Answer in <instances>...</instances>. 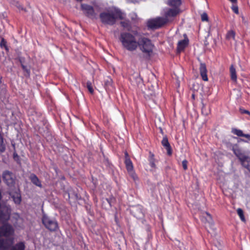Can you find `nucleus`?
Instances as JSON below:
<instances>
[{
    "mask_svg": "<svg viewBox=\"0 0 250 250\" xmlns=\"http://www.w3.org/2000/svg\"><path fill=\"white\" fill-rule=\"evenodd\" d=\"M119 40L123 47L125 50L130 52L137 50L138 38L135 34L127 32H122Z\"/></svg>",
    "mask_w": 250,
    "mask_h": 250,
    "instance_id": "nucleus-1",
    "label": "nucleus"
},
{
    "mask_svg": "<svg viewBox=\"0 0 250 250\" xmlns=\"http://www.w3.org/2000/svg\"><path fill=\"white\" fill-rule=\"evenodd\" d=\"M124 13L116 8H110L107 12L100 14V18L103 23L107 24H113L117 19H123L125 18Z\"/></svg>",
    "mask_w": 250,
    "mask_h": 250,
    "instance_id": "nucleus-2",
    "label": "nucleus"
},
{
    "mask_svg": "<svg viewBox=\"0 0 250 250\" xmlns=\"http://www.w3.org/2000/svg\"><path fill=\"white\" fill-rule=\"evenodd\" d=\"M154 48L151 41L147 38L141 37L138 38L137 49L139 48L143 53L150 56Z\"/></svg>",
    "mask_w": 250,
    "mask_h": 250,
    "instance_id": "nucleus-3",
    "label": "nucleus"
},
{
    "mask_svg": "<svg viewBox=\"0 0 250 250\" xmlns=\"http://www.w3.org/2000/svg\"><path fill=\"white\" fill-rule=\"evenodd\" d=\"M181 13L180 8L165 7L163 8L161 14L163 15L164 20L167 24L172 21L175 17Z\"/></svg>",
    "mask_w": 250,
    "mask_h": 250,
    "instance_id": "nucleus-4",
    "label": "nucleus"
},
{
    "mask_svg": "<svg viewBox=\"0 0 250 250\" xmlns=\"http://www.w3.org/2000/svg\"><path fill=\"white\" fill-rule=\"evenodd\" d=\"M232 150L236 156L238 158L242 165L250 171V154L246 155L241 152L240 149L237 145L232 147Z\"/></svg>",
    "mask_w": 250,
    "mask_h": 250,
    "instance_id": "nucleus-5",
    "label": "nucleus"
},
{
    "mask_svg": "<svg viewBox=\"0 0 250 250\" xmlns=\"http://www.w3.org/2000/svg\"><path fill=\"white\" fill-rule=\"evenodd\" d=\"M42 222L45 228L50 231H55L58 228V225L56 221L45 215L43 216Z\"/></svg>",
    "mask_w": 250,
    "mask_h": 250,
    "instance_id": "nucleus-6",
    "label": "nucleus"
},
{
    "mask_svg": "<svg viewBox=\"0 0 250 250\" xmlns=\"http://www.w3.org/2000/svg\"><path fill=\"white\" fill-rule=\"evenodd\" d=\"M166 24L163 17H161L150 19L148 21L147 23L148 27L151 29H157Z\"/></svg>",
    "mask_w": 250,
    "mask_h": 250,
    "instance_id": "nucleus-7",
    "label": "nucleus"
},
{
    "mask_svg": "<svg viewBox=\"0 0 250 250\" xmlns=\"http://www.w3.org/2000/svg\"><path fill=\"white\" fill-rule=\"evenodd\" d=\"M2 178L5 184L10 188L14 187L16 177L14 174L8 170L3 172Z\"/></svg>",
    "mask_w": 250,
    "mask_h": 250,
    "instance_id": "nucleus-8",
    "label": "nucleus"
},
{
    "mask_svg": "<svg viewBox=\"0 0 250 250\" xmlns=\"http://www.w3.org/2000/svg\"><path fill=\"white\" fill-rule=\"evenodd\" d=\"M125 164L127 170L134 181L138 179V177L133 170V166L132 163L128 157L127 152L125 153Z\"/></svg>",
    "mask_w": 250,
    "mask_h": 250,
    "instance_id": "nucleus-9",
    "label": "nucleus"
},
{
    "mask_svg": "<svg viewBox=\"0 0 250 250\" xmlns=\"http://www.w3.org/2000/svg\"><path fill=\"white\" fill-rule=\"evenodd\" d=\"M81 9L89 17H94L96 14L92 6L86 4H81Z\"/></svg>",
    "mask_w": 250,
    "mask_h": 250,
    "instance_id": "nucleus-10",
    "label": "nucleus"
},
{
    "mask_svg": "<svg viewBox=\"0 0 250 250\" xmlns=\"http://www.w3.org/2000/svg\"><path fill=\"white\" fill-rule=\"evenodd\" d=\"M9 194L16 204L19 205L21 203V199L19 189H16L14 192L11 191Z\"/></svg>",
    "mask_w": 250,
    "mask_h": 250,
    "instance_id": "nucleus-11",
    "label": "nucleus"
},
{
    "mask_svg": "<svg viewBox=\"0 0 250 250\" xmlns=\"http://www.w3.org/2000/svg\"><path fill=\"white\" fill-rule=\"evenodd\" d=\"M200 72L202 79L205 81L208 80L207 76V70L205 63H201L200 66Z\"/></svg>",
    "mask_w": 250,
    "mask_h": 250,
    "instance_id": "nucleus-12",
    "label": "nucleus"
},
{
    "mask_svg": "<svg viewBox=\"0 0 250 250\" xmlns=\"http://www.w3.org/2000/svg\"><path fill=\"white\" fill-rule=\"evenodd\" d=\"M188 39L186 37L183 40L180 41L177 44V50L178 52H181L183 51L185 47L188 45Z\"/></svg>",
    "mask_w": 250,
    "mask_h": 250,
    "instance_id": "nucleus-13",
    "label": "nucleus"
},
{
    "mask_svg": "<svg viewBox=\"0 0 250 250\" xmlns=\"http://www.w3.org/2000/svg\"><path fill=\"white\" fill-rule=\"evenodd\" d=\"M167 4L170 7V8H180L179 7L181 4V0H168Z\"/></svg>",
    "mask_w": 250,
    "mask_h": 250,
    "instance_id": "nucleus-14",
    "label": "nucleus"
},
{
    "mask_svg": "<svg viewBox=\"0 0 250 250\" xmlns=\"http://www.w3.org/2000/svg\"><path fill=\"white\" fill-rule=\"evenodd\" d=\"M201 220L203 222L208 223L209 225H212L213 222L211 216L208 212L204 213L203 216L201 217Z\"/></svg>",
    "mask_w": 250,
    "mask_h": 250,
    "instance_id": "nucleus-15",
    "label": "nucleus"
},
{
    "mask_svg": "<svg viewBox=\"0 0 250 250\" xmlns=\"http://www.w3.org/2000/svg\"><path fill=\"white\" fill-rule=\"evenodd\" d=\"M162 144L167 149V154L168 155H171V150L167 139V138H164L162 141Z\"/></svg>",
    "mask_w": 250,
    "mask_h": 250,
    "instance_id": "nucleus-16",
    "label": "nucleus"
},
{
    "mask_svg": "<svg viewBox=\"0 0 250 250\" xmlns=\"http://www.w3.org/2000/svg\"><path fill=\"white\" fill-rule=\"evenodd\" d=\"M31 182L36 186L42 187V184L38 178L35 174H31L30 176Z\"/></svg>",
    "mask_w": 250,
    "mask_h": 250,
    "instance_id": "nucleus-17",
    "label": "nucleus"
},
{
    "mask_svg": "<svg viewBox=\"0 0 250 250\" xmlns=\"http://www.w3.org/2000/svg\"><path fill=\"white\" fill-rule=\"evenodd\" d=\"M25 244L23 242H21L12 247L10 250H24Z\"/></svg>",
    "mask_w": 250,
    "mask_h": 250,
    "instance_id": "nucleus-18",
    "label": "nucleus"
},
{
    "mask_svg": "<svg viewBox=\"0 0 250 250\" xmlns=\"http://www.w3.org/2000/svg\"><path fill=\"white\" fill-rule=\"evenodd\" d=\"M230 73L231 79L234 81H236L237 80L236 70L232 65L230 67Z\"/></svg>",
    "mask_w": 250,
    "mask_h": 250,
    "instance_id": "nucleus-19",
    "label": "nucleus"
},
{
    "mask_svg": "<svg viewBox=\"0 0 250 250\" xmlns=\"http://www.w3.org/2000/svg\"><path fill=\"white\" fill-rule=\"evenodd\" d=\"M235 33L233 30L229 31L227 35L226 38L228 40H234L235 39Z\"/></svg>",
    "mask_w": 250,
    "mask_h": 250,
    "instance_id": "nucleus-20",
    "label": "nucleus"
},
{
    "mask_svg": "<svg viewBox=\"0 0 250 250\" xmlns=\"http://www.w3.org/2000/svg\"><path fill=\"white\" fill-rule=\"evenodd\" d=\"M237 213L238 215H239L241 221L245 222L246 221V219H245V216L244 215V212H243V210L240 208H238L237 209Z\"/></svg>",
    "mask_w": 250,
    "mask_h": 250,
    "instance_id": "nucleus-21",
    "label": "nucleus"
},
{
    "mask_svg": "<svg viewBox=\"0 0 250 250\" xmlns=\"http://www.w3.org/2000/svg\"><path fill=\"white\" fill-rule=\"evenodd\" d=\"M149 165L152 168L155 167V161L154 159V155L152 154H150L149 157Z\"/></svg>",
    "mask_w": 250,
    "mask_h": 250,
    "instance_id": "nucleus-22",
    "label": "nucleus"
},
{
    "mask_svg": "<svg viewBox=\"0 0 250 250\" xmlns=\"http://www.w3.org/2000/svg\"><path fill=\"white\" fill-rule=\"evenodd\" d=\"M232 132L233 134H234L239 137H242V136L243 135V133L242 131L240 129H235V128L232 129Z\"/></svg>",
    "mask_w": 250,
    "mask_h": 250,
    "instance_id": "nucleus-23",
    "label": "nucleus"
},
{
    "mask_svg": "<svg viewBox=\"0 0 250 250\" xmlns=\"http://www.w3.org/2000/svg\"><path fill=\"white\" fill-rule=\"evenodd\" d=\"M5 150V146L3 144V139L0 134V152H3Z\"/></svg>",
    "mask_w": 250,
    "mask_h": 250,
    "instance_id": "nucleus-24",
    "label": "nucleus"
},
{
    "mask_svg": "<svg viewBox=\"0 0 250 250\" xmlns=\"http://www.w3.org/2000/svg\"><path fill=\"white\" fill-rule=\"evenodd\" d=\"M201 20L203 21H208V16L206 13H203L201 15Z\"/></svg>",
    "mask_w": 250,
    "mask_h": 250,
    "instance_id": "nucleus-25",
    "label": "nucleus"
},
{
    "mask_svg": "<svg viewBox=\"0 0 250 250\" xmlns=\"http://www.w3.org/2000/svg\"><path fill=\"white\" fill-rule=\"evenodd\" d=\"M87 87L89 90V91L90 92V93H93V89L92 88V87L91 86V83L90 82H88L87 83Z\"/></svg>",
    "mask_w": 250,
    "mask_h": 250,
    "instance_id": "nucleus-26",
    "label": "nucleus"
},
{
    "mask_svg": "<svg viewBox=\"0 0 250 250\" xmlns=\"http://www.w3.org/2000/svg\"><path fill=\"white\" fill-rule=\"evenodd\" d=\"M182 166L184 170H187L188 168V161L184 160L182 161Z\"/></svg>",
    "mask_w": 250,
    "mask_h": 250,
    "instance_id": "nucleus-27",
    "label": "nucleus"
},
{
    "mask_svg": "<svg viewBox=\"0 0 250 250\" xmlns=\"http://www.w3.org/2000/svg\"><path fill=\"white\" fill-rule=\"evenodd\" d=\"M13 217L15 218V219L17 221L21 219L19 214L18 213H14L13 214Z\"/></svg>",
    "mask_w": 250,
    "mask_h": 250,
    "instance_id": "nucleus-28",
    "label": "nucleus"
},
{
    "mask_svg": "<svg viewBox=\"0 0 250 250\" xmlns=\"http://www.w3.org/2000/svg\"><path fill=\"white\" fill-rule=\"evenodd\" d=\"M232 9L234 13H235L236 14L238 13V9L237 7L233 6V7H232Z\"/></svg>",
    "mask_w": 250,
    "mask_h": 250,
    "instance_id": "nucleus-29",
    "label": "nucleus"
},
{
    "mask_svg": "<svg viewBox=\"0 0 250 250\" xmlns=\"http://www.w3.org/2000/svg\"><path fill=\"white\" fill-rule=\"evenodd\" d=\"M121 24L124 27H126L127 26L128 23L127 22H125L124 21H122V22H121Z\"/></svg>",
    "mask_w": 250,
    "mask_h": 250,
    "instance_id": "nucleus-30",
    "label": "nucleus"
},
{
    "mask_svg": "<svg viewBox=\"0 0 250 250\" xmlns=\"http://www.w3.org/2000/svg\"><path fill=\"white\" fill-rule=\"evenodd\" d=\"M242 137H245L246 138L250 139V135L248 134H244L243 133V135L242 136Z\"/></svg>",
    "mask_w": 250,
    "mask_h": 250,
    "instance_id": "nucleus-31",
    "label": "nucleus"
},
{
    "mask_svg": "<svg viewBox=\"0 0 250 250\" xmlns=\"http://www.w3.org/2000/svg\"><path fill=\"white\" fill-rule=\"evenodd\" d=\"M22 67L24 70L26 71L27 72V73L29 74L28 69L26 68V67L24 65H22Z\"/></svg>",
    "mask_w": 250,
    "mask_h": 250,
    "instance_id": "nucleus-32",
    "label": "nucleus"
},
{
    "mask_svg": "<svg viewBox=\"0 0 250 250\" xmlns=\"http://www.w3.org/2000/svg\"><path fill=\"white\" fill-rule=\"evenodd\" d=\"M5 44V41L4 39H2L1 42H0V45L2 46V45H4Z\"/></svg>",
    "mask_w": 250,
    "mask_h": 250,
    "instance_id": "nucleus-33",
    "label": "nucleus"
},
{
    "mask_svg": "<svg viewBox=\"0 0 250 250\" xmlns=\"http://www.w3.org/2000/svg\"><path fill=\"white\" fill-rule=\"evenodd\" d=\"M212 250H223L220 249H218L216 246H215L213 248H212Z\"/></svg>",
    "mask_w": 250,
    "mask_h": 250,
    "instance_id": "nucleus-34",
    "label": "nucleus"
},
{
    "mask_svg": "<svg viewBox=\"0 0 250 250\" xmlns=\"http://www.w3.org/2000/svg\"><path fill=\"white\" fill-rule=\"evenodd\" d=\"M74 198H75V199H79V196L78 195V194H76L74 195Z\"/></svg>",
    "mask_w": 250,
    "mask_h": 250,
    "instance_id": "nucleus-35",
    "label": "nucleus"
},
{
    "mask_svg": "<svg viewBox=\"0 0 250 250\" xmlns=\"http://www.w3.org/2000/svg\"><path fill=\"white\" fill-rule=\"evenodd\" d=\"M17 6L20 9H22V8L21 7V6L19 4V3H17Z\"/></svg>",
    "mask_w": 250,
    "mask_h": 250,
    "instance_id": "nucleus-36",
    "label": "nucleus"
},
{
    "mask_svg": "<svg viewBox=\"0 0 250 250\" xmlns=\"http://www.w3.org/2000/svg\"><path fill=\"white\" fill-rule=\"evenodd\" d=\"M202 113H203L205 114V115H208V113H205V111H204V107L202 108Z\"/></svg>",
    "mask_w": 250,
    "mask_h": 250,
    "instance_id": "nucleus-37",
    "label": "nucleus"
},
{
    "mask_svg": "<svg viewBox=\"0 0 250 250\" xmlns=\"http://www.w3.org/2000/svg\"><path fill=\"white\" fill-rule=\"evenodd\" d=\"M244 113H247V114H250V112L249 111H247V110H244L243 111Z\"/></svg>",
    "mask_w": 250,
    "mask_h": 250,
    "instance_id": "nucleus-38",
    "label": "nucleus"
},
{
    "mask_svg": "<svg viewBox=\"0 0 250 250\" xmlns=\"http://www.w3.org/2000/svg\"><path fill=\"white\" fill-rule=\"evenodd\" d=\"M68 196L69 198H70V197L72 198V195H71L70 193L68 194Z\"/></svg>",
    "mask_w": 250,
    "mask_h": 250,
    "instance_id": "nucleus-39",
    "label": "nucleus"
},
{
    "mask_svg": "<svg viewBox=\"0 0 250 250\" xmlns=\"http://www.w3.org/2000/svg\"><path fill=\"white\" fill-rule=\"evenodd\" d=\"M139 81H141V79H140V78H139Z\"/></svg>",
    "mask_w": 250,
    "mask_h": 250,
    "instance_id": "nucleus-40",
    "label": "nucleus"
}]
</instances>
